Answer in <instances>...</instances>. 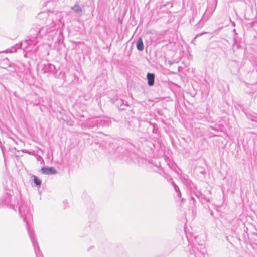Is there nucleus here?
<instances>
[{
	"mask_svg": "<svg viewBox=\"0 0 257 257\" xmlns=\"http://www.w3.org/2000/svg\"><path fill=\"white\" fill-rule=\"evenodd\" d=\"M63 18V15L60 12L55 13L49 11L39 13L36 17L37 22L33 25L29 31V39L16 45V47L27 52H36L38 47L37 39L51 35L63 27L64 25Z\"/></svg>",
	"mask_w": 257,
	"mask_h": 257,
	"instance_id": "f257e3e1",
	"label": "nucleus"
},
{
	"mask_svg": "<svg viewBox=\"0 0 257 257\" xmlns=\"http://www.w3.org/2000/svg\"><path fill=\"white\" fill-rule=\"evenodd\" d=\"M17 206L18 207L19 212L21 217L23 219L24 221L26 222L27 229L33 245L36 257H43L40 251L38 244L34 236V233L30 230L28 226L29 222L32 219L30 204L27 202L22 203L21 205H19V203H18Z\"/></svg>",
	"mask_w": 257,
	"mask_h": 257,
	"instance_id": "f03ea898",
	"label": "nucleus"
},
{
	"mask_svg": "<svg viewBox=\"0 0 257 257\" xmlns=\"http://www.w3.org/2000/svg\"><path fill=\"white\" fill-rule=\"evenodd\" d=\"M198 237H195V242L192 244L189 245V251L191 254H193L194 257H205L206 249L204 244V240L200 243L197 241Z\"/></svg>",
	"mask_w": 257,
	"mask_h": 257,
	"instance_id": "7ed1b4c3",
	"label": "nucleus"
},
{
	"mask_svg": "<svg viewBox=\"0 0 257 257\" xmlns=\"http://www.w3.org/2000/svg\"><path fill=\"white\" fill-rule=\"evenodd\" d=\"M39 69L43 73L54 74L55 73V66L49 63L48 61H44L39 65Z\"/></svg>",
	"mask_w": 257,
	"mask_h": 257,
	"instance_id": "20e7f679",
	"label": "nucleus"
},
{
	"mask_svg": "<svg viewBox=\"0 0 257 257\" xmlns=\"http://www.w3.org/2000/svg\"><path fill=\"white\" fill-rule=\"evenodd\" d=\"M11 191L9 192H6L2 198V203L10 208L16 210L15 204L11 201Z\"/></svg>",
	"mask_w": 257,
	"mask_h": 257,
	"instance_id": "39448f33",
	"label": "nucleus"
},
{
	"mask_svg": "<svg viewBox=\"0 0 257 257\" xmlns=\"http://www.w3.org/2000/svg\"><path fill=\"white\" fill-rule=\"evenodd\" d=\"M42 173L46 175L55 174L57 173L56 170L53 167H43L41 168Z\"/></svg>",
	"mask_w": 257,
	"mask_h": 257,
	"instance_id": "423d86ee",
	"label": "nucleus"
},
{
	"mask_svg": "<svg viewBox=\"0 0 257 257\" xmlns=\"http://www.w3.org/2000/svg\"><path fill=\"white\" fill-rule=\"evenodd\" d=\"M86 125L89 127H99V118L88 119L86 122Z\"/></svg>",
	"mask_w": 257,
	"mask_h": 257,
	"instance_id": "0eeeda50",
	"label": "nucleus"
},
{
	"mask_svg": "<svg viewBox=\"0 0 257 257\" xmlns=\"http://www.w3.org/2000/svg\"><path fill=\"white\" fill-rule=\"evenodd\" d=\"M155 76L154 73H148L147 74V83L148 86H152L154 84Z\"/></svg>",
	"mask_w": 257,
	"mask_h": 257,
	"instance_id": "6e6552de",
	"label": "nucleus"
},
{
	"mask_svg": "<svg viewBox=\"0 0 257 257\" xmlns=\"http://www.w3.org/2000/svg\"><path fill=\"white\" fill-rule=\"evenodd\" d=\"M99 126H101L103 127L109 126L111 124V121L108 119H101L99 118Z\"/></svg>",
	"mask_w": 257,
	"mask_h": 257,
	"instance_id": "1a4fd4ad",
	"label": "nucleus"
},
{
	"mask_svg": "<svg viewBox=\"0 0 257 257\" xmlns=\"http://www.w3.org/2000/svg\"><path fill=\"white\" fill-rule=\"evenodd\" d=\"M208 19V18L206 17L205 14H204L199 22L196 25V28L199 29L202 28L205 23L207 21Z\"/></svg>",
	"mask_w": 257,
	"mask_h": 257,
	"instance_id": "9d476101",
	"label": "nucleus"
},
{
	"mask_svg": "<svg viewBox=\"0 0 257 257\" xmlns=\"http://www.w3.org/2000/svg\"><path fill=\"white\" fill-rule=\"evenodd\" d=\"M136 47L139 51H142L144 50V44L142 39L141 37H140L137 41Z\"/></svg>",
	"mask_w": 257,
	"mask_h": 257,
	"instance_id": "9b49d317",
	"label": "nucleus"
},
{
	"mask_svg": "<svg viewBox=\"0 0 257 257\" xmlns=\"http://www.w3.org/2000/svg\"><path fill=\"white\" fill-rule=\"evenodd\" d=\"M71 9L73 11V12L79 16H81L82 15V8L78 5L75 4L73 7H71Z\"/></svg>",
	"mask_w": 257,
	"mask_h": 257,
	"instance_id": "f8f14e48",
	"label": "nucleus"
},
{
	"mask_svg": "<svg viewBox=\"0 0 257 257\" xmlns=\"http://www.w3.org/2000/svg\"><path fill=\"white\" fill-rule=\"evenodd\" d=\"M172 185L174 187L175 192L177 193V196L180 197L181 196V193L180 191L178 186L174 182H172Z\"/></svg>",
	"mask_w": 257,
	"mask_h": 257,
	"instance_id": "ddd939ff",
	"label": "nucleus"
},
{
	"mask_svg": "<svg viewBox=\"0 0 257 257\" xmlns=\"http://www.w3.org/2000/svg\"><path fill=\"white\" fill-rule=\"evenodd\" d=\"M34 182L37 185L40 186L41 184V180L36 176H34Z\"/></svg>",
	"mask_w": 257,
	"mask_h": 257,
	"instance_id": "4468645a",
	"label": "nucleus"
},
{
	"mask_svg": "<svg viewBox=\"0 0 257 257\" xmlns=\"http://www.w3.org/2000/svg\"><path fill=\"white\" fill-rule=\"evenodd\" d=\"M186 237H187V240H188V242H189V244H188V245H189L190 243H191V244H192L193 242H195V240H194V241H193V240H191V238H189V236H188V234H186ZM195 237H198V239H197V241H198V242L200 243V242L202 241H200V242L199 241V236H195V237H194V239L195 238ZM188 246H189V245H188Z\"/></svg>",
	"mask_w": 257,
	"mask_h": 257,
	"instance_id": "2eb2a0df",
	"label": "nucleus"
},
{
	"mask_svg": "<svg viewBox=\"0 0 257 257\" xmlns=\"http://www.w3.org/2000/svg\"><path fill=\"white\" fill-rule=\"evenodd\" d=\"M252 121L257 122V114H254V115H247Z\"/></svg>",
	"mask_w": 257,
	"mask_h": 257,
	"instance_id": "dca6fc26",
	"label": "nucleus"
},
{
	"mask_svg": "<svg viewBox=\"0 0 257 257\" xmlns=\"http://www.w3.org/2000/svg\"><path fill=\"white\" fill-rule=\"evenodd\" d=\"M17 50V48H12L11 50H9V52L11 53L16 52Z\"/></svg>",
	"mask_w": 257,
	"mask_h": 257,
	"instance_id": "f3484780",
	"label": "nucleus"
},
{
	"mask_svg": "<svg viewBox=\"0 0 257 257\" xmlns=\"http://www.w3.org/2000/svg\"><path fill=\"white\" fill-rule=\"evenodd\" d=\"M135 156V154H131L129 157L130 158L131 160H132L134 161V156Z\"/></svg>",
	"mask_w": 257,
	"mask_h": 257,
	"instance_id": "a211bd4d",
	"label": "nucleus"
},
{
	"mask_svg": "<svg viewBox=\"0 0 257 257\" xmlns=\"http://www.w3.org/2000/svg\"><path fill=\"white\" fill-rule=\"evenodd\" d=\"M191 200L193 201V203L194 204L195 202V200L194 198L192 196L191 197Z\"/></svg>",
	"mask_w": 257,
	"mask_h": 257,
	"instance_id": "6ab92c4d",
	"label": "nucleus"
},
{
	"mask_svg": "<svg viewBox=\"0 0 257 257\" xmlns=\"http://www.w3.org/2000/svg\"><path fill=\"white\" fill-rule=\"evenodd\" d=\"M206 33H207V32H203V33H200L199 34H197L196 36H201V35H202L203 34H206Z\"/></svg>",
	"mask_w": 257,
	"mask_h": 257,
	"instance_id": "aec40b11",
	"label": "nucleus"
},
{
	"mask_svg": "<svg viewBox=\"0 0 257 257\" xmlns=\"http://www.w3.org/2000/svg\"><path fill=\"white\" fill-rule=\"evenodd\" d=\"M205 199L206 200V201H207V202H209V199Z\"/></svg>",
	"mask_w": 257,
	"mask_h": 257,
	"instance_id": "412c9836",
	"label": "nucleus"
},
{
	"mask_svg": "<svg viewBox=\"0 0 257 257\" xmlns=\"http://www.w3.org/2000/svg\"><path fill=\"white\" fill-rule=\"evenodd\" d=\"M232 63H235V61H233L232 62Z\"/></svg>",
	"mask_w": 257,
	"mask_h": 257,
	"instance_id": "4be33fe9",
	"label": "nucleus"
},
{
	"mask_svg": "<svg viewBox=\"0 0 257 257\" xmlns=\"http://www.w3.org/2000/svg\"><path fill=\"white\" fill-rule=\"evenodd\" d=\"M0 53H1V52H0Z\"/></svg>",
	"mask_w": 257,
	"mask_h": 257,
	"instance_id": "5701e85b",
	"label": "nucleus"
}]
</instances>
